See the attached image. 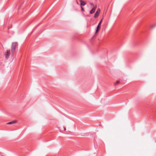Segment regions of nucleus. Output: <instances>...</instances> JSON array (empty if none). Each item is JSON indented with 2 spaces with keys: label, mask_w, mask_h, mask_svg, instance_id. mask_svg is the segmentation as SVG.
I'll list each match as a JSON object with an SVG mask.
<instances>
[{
  "label": "nucleus",
  "mask_w": 156,
  "mask_h": 156,
  "mask_svg": "<svg viewBox=\"0 0 156 156\" xmlns=\"http://www.w3.org/2000/svg\"><path fill=\"white\" fill-rule=\"evenodd\" d=\"M18 46V44L17 42L12 43L11 46V53L12 56L14 54L16 49Z\"/></svg>",
  "instance_id": "1"
},
{
  "label": "nucleus",
  "mask_w": 156,
  "mask_h": 156,
  "mask_svg": "<svg viewBox=\"0 0 156 156\" xmlns=\"http://www.w3.org/2000/svg\"><path fill=\"white\" fill-rule=\"evenodd\" d=\"M10 50H7L5 54V57L6 59H8L10 55Z\"/></svg>",
  "instance_id": "2"
},
{
  "label": "nucleus",
  "mask_w": 156,
  "mask_h": 156,
  "mask_svg": "<svg viewBox=\"0 0 156 156\" xmlns=\"http://www.w3.org/2000/svg\"><path fill=\"white\" fill-rule=\"evenodd\" d=\"M102 20H101L99 22V23L97 27V29L96 30V32H98L100 28L101 24L102 22Z\"/></svg>",
  "instance_id": "3"
},
{
  "label": "nucleus",
  "mask_w": 156,
  "mask_h": 156,
  "mask_svg": "<svg viewBox=\"0 0 156 156\" xmlns=\"http://www.w3.org/2000/svg\"><path fill=\"white\" fill-rule=\"evenodd\" d=\"M100 9H98L97 11V12H96L95 13V14L94 15V17L95 18H96L98 16L99 14L100 13Z\"/></svg>",
  "instance_id": "4"
},
{
  "label": "nucleus",
  "mask_w": 156,
  "mask_h": 156,
  "mask_svg": "<svg viewBox=\"0 0 156 156\" xmlns=\"http://www.w3.org/2000/svg\"><path fill=\"white\" fill-rule=\"evenodd\" d=\"M96 8L97 7H93V8H92V9L90 11V14H92L94 13L95 11Z\"/></svg>",
  "instance_id": "5"
},
{
  "label": "nucleus",
  "mask_w": 156,
  "mask_h": 156,
  "mask_svg": "<svg viewBox=\"0 0 156 156\" xmlns=\"http://www.w3.org/2000/svg\"><path fill=\"white\" fill-rule=\"evenodd\" d=\"M80 5L82 6V5L83 6L86 5V2L84 1H82V0H80Z\"/></svg>",
  "instance_id": "6"
},
{
  "label": "nucleus",
  "mask_w": 156,
  "mask_h": 156,
  "mask_svg": "<svg viewBox=\"0 0 156 156\" xmlns=\"http://www.w3.org/2000/svg\"><path fill=\"white\" fill-rule=\"evenodd\" d=\"M16 122H17V121H12L11 122H8L6 123V124L10 125V124H13L14 123H16Z\"/></svg>",
  "instance_id": "7"
},
{
  "label": "nucleus",
  "mask_w": 156,
  "mask_h": 156,
  "mask_svg": "<svg viewBox=\"0 0 156 156\" xmlns=\"http://www.w3.org/2000/svg\"><path fill=\"white\" fill-rule=\"evenodd\" d=\"M90 4L92 8H93V7H97L95 6H94V4L92 3H90Z\"/></svg>",
  "instance_id": "8"
},
{
  "label": "nucleus",
  "mask_w": 156,
  "mask_h": 156,
  "mask_svg": "<svg viewBox=\"0 0 156 156\" xmlns=\"http://www.w3.org/2000/svg\"><path fill=\"white\" fill-rule=\"evenodd\" d=\"M119 82H120V81H119V80H117V81H116V82L115 83V85H117V84H118L119 83Z\"/></svg>",
  "instance_id": "9"
},
{
  "label": "nucleus",
  "mask_w": 156,
  "mask_h": 156,
  "mask_svg": "<svg viewBox=\"0 0 156 156\" xmlns=\"http://www.w3.org/2000/svg\"><path fill=\"white\" fill-rule=\"evenodd\" d=\"M81 9L82 11L83 12L84 11V8L82 6H81Z\"/></svg>",
  "instance_id": "10"
},
{
  "label": "nucleus",
  "mask_w": 156,
  "mask_h": 156,
  "mask_svg": "<svg viewBox=\"0 0 156 156\" xmlns=\"http://www.w3.org/2000/svg\"><path fill=\"white\" fill-rule=\"evenodd\" d=\"M155 27V26H154L153 25H152V26H151V27H152V28H154V27Z\"/></svg>",
  "instance_id": "11"
},
{
  "label": "nucleus",
  "mask_w": 156,
  "mask_h": 156,
  "mask_svg": "<svg viewBox=\"0 0 156 156\" xmlns=\"http://www.w3.org/2000/svg\"><path fill=\"white\" fill-rule=\"evenodd\" d=\"M77 4H78V2H77Z\"/></svg>",
  "instance_id": "12"
},
{
  "label": "nucleus",
  "mask_w": 156,
  "mask_h": 156,
  "mask_svg": "<svg viewBox=\"0 0 156 156\" xmlns=\"http://www.w3.org/2000/svg\"><path fill=\"white\" fill-rule=\"evenodd\" d=\"M66 129V128H64V130H65Z\"/></svg>",
  "instance_id": "13"
}]
</instances>
